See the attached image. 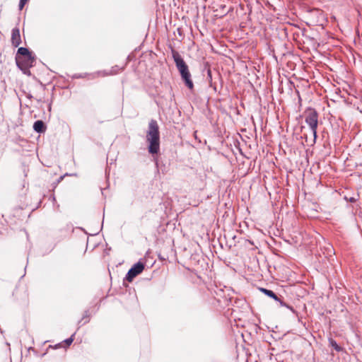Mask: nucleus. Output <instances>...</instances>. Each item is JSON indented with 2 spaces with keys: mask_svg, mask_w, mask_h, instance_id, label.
Returning <instances> with one entry per match:
<instances>
[{
  "mask_svg": "<svg viewBox=\"0 0 362 362\" xmlns=\"http://www.w3.org/2000/svg\"><path fill=\"white\" fill-rule=\"evenodd\" d=\"M260 291L267 296L274 299L275 300H279V298L272 291L267 288H261Z\"/></svg>",
  "mask_w": 362,
  "mask_h": 362,
  "instance_id": "6e6552de",
  "label": "nucleus"
},
{
  "mask_svg": "<svg viewBox=\"0 0 362 362\" xmlns=\"http://www.w3.org/2000/svg\"><path fill=\"white\" fill-rule=\"evenodd\" d=\"M197 131H195V132H194V137L196 139H197Z\"/></svg>",
  "mask_w": 362,
  "mask_h": 362,
  "instance_id": "dca6fc26",
  "label": "nucleus"
},
{
  "mask_svg": "<svg viewBox=\"0 0 362 362\" xmlns=\"http://www.w3.org/2000/svg\"><path fill=\"white\" fill-rule=\"evenodd\" d=\"M11 44L13 47H17L21 43V38L20 34V30L18 28L16 27L11 30Z\"/></svg>",
  "mask_w": 362,
  "mask_h": 362,
  "instance_id": "423d86ee",
  "label": "nucleus"
},
{
  "mask_svg": "<svg viewBox=\"0 0 362 362\" xmlns=\"http://www.w3.org/2000/svg\"><path fill=\"white\" fill-rule=\"evenodd\" d=\"M329 343L336 351H339L341 349V347L337 344V343L334 340L330 339Z\"/></svg>",
  "mask_w": 362,
  "mask_h": 362,
  "instance_id": "1a4fd4ad",
  "label": "nucleus"
},
{
  "mask_svg": "<svg viewBox=\"0 0 362 362\" xmlns=\"http://www.w3.org/2000/svg\"><path fill=\"white\" fill-rule=\"evenodd\" d=\"M117 66H115L116 68ZM112 74H117V71H115V67L112 68Z\"/></svg>",
  "mask_w": 362,
  "mask_h": 362,
  "instance_id": "f3484780",
  "label": "nucleus"
},
{
  "mask_svg": "<svg viewBox=\"0 0 362 362\" xmlns=\"http://www.w3.org/2000/svg\"><path fill=\"white\" fill-rule=\"evenodd\" d=\"M81 77H82V76H81V75L78 76H76V78H81Z\"/></svg>",
  "mask_w": 362,
  "mask_h": 362,
  "instance_id": "6ab92c4d",
  "label": "nucleus"
},
{
  "mask_svg": "<svg viewBox=\"0 0 362 362\" xmlns=\"http://www.w3.org/2000/svg\"><path fill=\"white\" fill-rule=\"evenodd\" d=\"M35 60V57L28 48L23 47L18 48L16 62L17 66L24 73L34 65Z\"/></svg>",
  "mask_w": 362,
  "mask_h": 362,
  "instance_id": "7ed1b4c3",
  "label": "nucleus"
},
{
  "mask_svg": "<svg viewBox=\"0 0 362 362\" xmlns=\"http://www.w3.org/2000/svg\"><path fill=\"white\" fill-rule=\"evenodd\" d=\"M89 311L88 310H86L84 312V314H83V318H82V320H86L84 323H86L89 321Z\"/></svg>",
  "mask_w": 362,
  "mask_h": 362,
  "instance_id": "9b49d317",
  "label": "nucleus"
},
{
  "mask_svg": "<svg viewBox=\"0 0 362 362\" xmlns=\"http://www.w3.org/2000/svg\"><path fill=\"white\" fill-rule=\"evenodd\" d=\"M208 78L210 79V81H211L212 77L211 70H208Z\"/></svg>",
  "mask_w": 362,
  "mask_h": 362,
  "instance_id": "2eb2a0df",
  "label": "nucleus"
},
{
  "mask_svg": "<svg viewBox=\"0 0 362 362\" xmlns=\"http://www.w3.org/2000/svg\"><path fill=\"white\" fill-rule=\"evenodd\" d=\"M75 335V334H72L71 337L65 339L64 342L66 345L69 346L71 344V343L73 342L74 341V336Z\"/></svg>",
  "mask_w": 362,
  "mask_h": 362,
  "instance_id": "f8f14e48",
  "label": "nucleus"
},
{
  "mask_svg": "<svg viewBox=\"0 0 362 362\" xmlns=\"http://www.w3.org/2000/svg\"><path fill=\"white\" fill-rule=\"evenodd\" d=\"M277 301L279 302V303L281 306L286 307L290 310H291L293 313H295V310L293 309V308L292 306L288 305V304H286V303L282 301L280 298H279V300H277Z\"/></svg>",
  "mask_w": 362,
  "mask_h": 362,
  "instance_id": "9d476101",
  "label": "nucleus"
},
{
  "mask_svg": "<svg viewBox=\"0 0 362 362\" xmlns=\"http://www.w3.org/2000/svg\"><path fill=\"white\" fill-rule=\"evenodd\" d=\"M33 129L37 133H43L46 131V125L42 120H37L33 124Z\"/></svg>",
  "mask_w": 362,
  "mask_h": 362,
  "instance_id": "0eeeda50",
  "label": "nucleus"
},
{
  "mask_svg": "<svg viewBox=\"0 0 362 362\" xmlns=\"http://www.w3.org/2000/svg\"><path fill=\"white\" fill-rule=\"evenodd\" d=\"M146 141L148 143V152L153 155L157 154L160 150V132L158 122L155 119H151L148 123Z\"/></svg>",
  "mask_w": 362,
  "mask_h": 362,
  "instance_id": "f257e3e1",
  "label": "nucleus"
},
{
  "mask_svg": "<svg viewBox=\"0 0 362 362\" xmlns=\"http://www.w3.org/2000/svg\"><path fill=\"white\" fill-rule=\"evenodd\" d=\"M345 199L351 203H354L356 201V199L354 197H350L349 199H348L346 197H345Z\"/></svg>",
  "mask_w": 362,
  "mask_h": 362,
  "instance_id": "4468645a",
  "label": "nucleus"
},
{
  "mask_svg": "<svg viewBox=\"0 0 362 362\" xmlns=\"http://www.w3.org/2000/svg\"><path fill=\"white\" fill-rule=\"evenodd\" d=\"M144 264L141 261L136 262L129 269L124 279L131 282L137 275L140 274L144 271Z\"/></svg>",
  "mask_w": 362,
  "mask_h": 362,
  "instance_id": "39448f33",
  "label": "nucleus"
},
{
  "mask_svg": "<svg viewBox=\"0 0 362 362\" xmlns=\"http://www.w3.org/2000/svg\"><path fill=\"white\" fill-rule=\"evenodd\" d=\"M27 2H28V0H20L19 5H18L19 10H22Z\"/></svg>",
  "mask_w": 362,
  "mask_h": 362,
  "instance_id": "ddd939ff",
  "label": "nucleus"
},
{
  "mask_svg": "<svg viewBox=\"0 0 362 362\" xmlns=\"http://www.w3.org/2000/svg\"><path fill=\"white\" fill-rule=\"evenodd\" d=\"M305 122L309 126L313 135V139L311 145H313L316 142L317 137V129L318 126V113L317 112L311 107H308L305 111Z\"/></svg>",
  "mask_w": 362,
  "mask_h": 362,
  "instance_id": "20e7f679",
  "label": "nucleus"
},
{
  "mask_svg": "<svg viewBox=\"0 0 362 362\" xmlns=\"http://www.w3.org/2000/svg\"><path fill=\"white\" fill-rule=\"evenodd\" d=\"M28 98H31L32 96L30 95H28Z\"/></svg>",
  "mask_w": 362,
  "mask_h": 362,
  "instance_id": "a211bd4d",
  "label": "nucleus"
},
{
  "mask_svg": "<svg viewBox=\"0 0 362 362\" xmlns=\"http://www.w3.org/2000/svg\"><path fill=\"white\" fill-rule=\"evenodd\" d=\"M172 57L175 62V66L180 74L181 78L185 85L189 89L194 88V83L191 78V74L189 71V67L186 62L184 61L182 56L175 49L171 51Z\"/></svg>",
  "mask_w": 362,
  "mask_h": 362,
  "instance_id": "f03ea898",
  "label": "nucleus"
}]
</instances>
